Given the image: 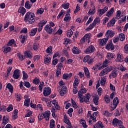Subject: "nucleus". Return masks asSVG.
Listing matches in <instances>:
<instances>
[{"label":"nucleus","mask_w":128,"mask_h":128,"mask_svg":"<svg viewBox=\"0 0 128 128\" xmlns=\"http://www.w3.org/2000/svg\"><path fill=\"white\" fill-rule=\"evenodd\" d=\"M44 30L49 34H50L52 32V26H50V25L46 24L45 26Z\"/></svg>","instance_id":"obj_16"},{"label":"nucleus","mask_w":128,"mask_h":128,"mask_svg":"<svg viewBox=\"0 0 128 128\" xmlns=\"http://www.w3.org/2000/svg\"><path fill=\"white\" fill-rule=\"evenodd\" d=\"M52 52V46L48 47L47 50H46V52H47V54H50Z\"/></svg>","instance_id":"obj_55"},{"label":"nucleus","mask_w":128,"mask_h":128,"mask_svg":"<svg viewBox=\"0 0 128 128\" xmlns=\"http://www.w3.org/2000/svg\"><path fill=\"white\" fill-rule=\"evenodd\" d=\"M20 40L22 44H24V41L26 40V35H20Z\"/></svg>","instance_id":"obj_38"},{"label":"nucleus","mask_w":128,"mask_h":128,"mask_svg":"<svg viewBox=\"0 0 128 128\" xmlns=\"http://www.w3.org/2000/svg\"><path fill=\"white\" fill-rule=\"evenodd\" d=\"M64 122H65V124H70V119L66 114H64Z\"/></svg>","instance_id":"obj_24"},{"label":"nucleus","mask_w":128,"mask_h":128,"mask_svg":"<svg viewBox=\"0 0 128 128\" xmlns=\"http://www.w3.org/2000/svg\"><path fill=\"white\" fill-rule=\"evenodd\" d=\"M55 122H54V120H50V128H56L54 127L55 126Z\"/></svg>","instance_id":"obj_41"},{"label":"nucleus","mask_w":128,"mask_h":128,"mask_svg":"<svg viewBox=\"0 0 128 128\" xmlns=\"http://www.w3.org/2000/svg\"><path fill=\"white\" fill-rule=\"evenodd\" d=\"M111 70H112V67L108 66L100 72V76H104V74H106L110 72Z\"/></svg>","instance_id":"obj_7"},{"label":"nucleus","mask_w":128,"mask_h":128,"mask_svg":"<svg viewBox=\"0 0 128 128\" xmlns=\"http://www.w3.org/2000/svg\"><path fill=\"white\" fill-rule=\"evenodd\" d=\"M104 98L106 104H110V99L108 96L106 95Z\"/></svg>","instance_id":"obj_45"},{"label":"nucleus","mask_w":128,"mask_h":128,"mask_svg":"<svg viewBox=\"0 0 128 128\" xmlns=\"http://www.w3.org/2000/svg\"><path fill=\"white\" fill-rule=\"evenodd\" d=\"M36 108L38 110H40L41 112H42V105L38 104L37 105Z\"/></svg>","instance_id":"obj_49"},{"label":"nucleus","mask_w":128,"mask_h":128,"mask_svg":"<svg viewBox=\"0 0 128 128\" xmlns=\"http://www.w3.org/2000/svg\"><path fill=\"white\" fill-rule=\"evenodd\" d=\"M36 32H38V28H33L31 30V32L30 33V36H34L36 34Z\"/></svg>","instance_id":"obj_40"},{"label":"nucleus","mask_w":128,"mask_h":128,"mask_svg":"<svg viewBox=\"0 0 128 128\" xmlns=\"http://www.w3.org/2000/svg\"><path fill=\"white\" fill-rule=\"evenodd\" d=\"M24 86H26V88H29L30 86V84L28 82L24 81Z\"/></svg>","instance_id":"obj_58"},{"label":"nucleus","mask_w":128,"mask_h":128,"mask_svg":"<svg viewBox=\"0 0 128 128\" xmlns=\"http://www.w3.org/2000/svg\"><path fill=\"white\" fill-rule=\"evenodd\" d=\"M6 88H8L10 92H11V94H12V92H14V87L12 86V84L8 83L6 85Z\"/></svg>","instance_id":"obj_28"},{"label":"nucleus","mask_w":128,"mask_h":128,"mask_svg":"<svg viewBox=\"0 0 128 128\" xmlns=\"http://www.w3.org/2000/svg\"><path fill=\"white\" fill-rule=\"evenodd\" d=\"M114 36V32L112 30H108L106 34V38L108 40L110 38H112Z\"/></svg>","instance_id":"obj_14"},{"label":"nucleus","mask_w":128,"mask_h":128,"mask_svg":"<svg viewBox=\"0 0 128 128\" xmlns=\"http://www.w3.org/2000/svg\"><path fill=\"white\" fill-rule=\"evenodd\" d=\"M120 14H122V12L120 10L117 11L116 18L117 20H120Z\"/></svg>","instance_id":"obj_51"},{"label":"nucleus","mask_w":128,"mask_h":128,"mask_svg":"<svg viewBox=\"0 0 128 128\" xmlns=\"http://www.w3.org/2000/svg\"><path fill=\"white\" fill-rule=\"evenodd\" d=\"M98 115V113L97 112H94L92 113H92L90 112H88V114H87V118L89 119V120H94V122H96V116Z\"/></svg>","instance_id":"obj_9"},{"label":"nucleus","mask_w":128,"mask_h":128,"mask_svg":"<svg viewBox=\"0 0 128 128\" xmlns=\"http://www.w3.org/2000/svg\"><path fill=\"white\" fill-rule=\"evenodd\" d=\"M38 44L34 43L33 46L32 48L34 50H38Z\"/></svg>","instance_id":"obj_53"},{"label":"nucleus","mask_w":128,"mask_h":128,"mask_svg":"<svg viewBox=\"0 0 128 128\" xmlns=\"http://www.w3.org/2000/svg\"><path fill=\"white\" fill-rule=\"evenodd\" d=\"M98 100H100V97L98 95H96L94 96L93 102L96 106L98 104Z\"/></svg>","instance_id":"obj_22"},{"label":"nucleus","mask_w":128,"mask_h":128,"mask_svg":"<svg viewBox=\"0 0 128 128\" xmlns=\"http://www.w3.org/2000/svg\"><path fill=\"white\" fill-rule=\"evenodd\" d=\"M71 102L74 108H78V105L76 104V102L74 101V99H71Z\"/></svg>","instance_id":"obj_54"},{"label":"nucleus","mask_w":128,"mask_h":128,"mask_svg":"<svg viewBox=\"0 0 128 128\" xmlns=\"http://www.w3.org/2000/svg\"><path fill=\"white\" fill-rule=\"evenodd\" d=\"M96 12V7L94 6L91 7V8L89 10V12H88V14H94Z\"/></svg>","instance_id":"obj_33"},{"label":"nucleus","mask_w":128,"mask_h":128,"mask_svg":"<svg viewBox=\"0 0 128 128\" xmlns=\"http://www.w3.org/2000/svg\"><path fill=\"white\" fill-rule=\"evenodd\" d=\"M24 20L26 22H29L30 24H34V14L30 12H28L24 18Z\"/></svg>","instance_id":"obj_2"},{"label":"nucleus","mask_w":128,"mask_h":128,"mask_svg":"<svg viewBox=\"0 0 128 128\" xmlns=\"http://www.w3.org/2000/svg\"><path fill=\"white\" fill-rule=\"evenodd\" d=\"M56 74L57 76H58L60 74H62V69L57 68L56 70Z\"/></svg>","instance_id":"obj_57"},{"label":"nucleus","mask_w":128,"mask_h":128,"mask_svg":"<svg viewBox=\"0 0 128 128\" xmlns=\"http://www.w3.org/2000/svg\"><path fill=\"white\" fill-rule=\"evenodd\" d=\"M106 78L104 77L101 78V84H106Z\"/></svg>","instance_id":"obj_63"},{"label":"nucleus","mask_w":128,"mask_h":128,"mask_svg":"<svg viewBox=\"0 0 128 128\" xmlns=\"http://www.w3.org/2000/svg\"><path fill=\"white\" fill-rule=\"evenodd\" d=\"M44 8H40L37 10L36 14H44Z\"/></svg>","instance_id":"obj_44"},{"label":"nucleus","mask_w":128,"mask_h":128,"mask_svg":"<svg viewBox=\"0 0 128 128\" xmlns=\"http://www.w3.org/2000/svg\"><path fill=\"white\" fill-rule=\"evenodd\" d=\"M106 50H114V46L112 40H109L106 46Z\"/></svg>","instance_id":"obj_12"},{"label":"nucleus","mask_w":128,"mask_h":128,"mask_svg":"<svg viewBox=\"0 0 128 128\" xmlns=\"http://www.w3.org/2000/svg\"><path fill=\"white\" fill-rule=\"evenodd\" d=\"M50 114L49 112L40 113L38 116V120H42L43 118H45L46 120H50Z\"/></svg>","instance_id":"obj_3"},{"label":"nucleus","mask_w":128,"mask_h":128,"mask_svg":"<svg viewBox=\"0 0 128 128\" xmlns=\"http://www.w3.org/2000/svg\"><path fill=\"white\" fill-rule=\"evenodd\" d=\"M17 56L18 58L20 60H21V62L26 58V57L24 56L23 54H22L20 52L17 54Z\"/></svg>","instance_id":"obj_34"},{"label":"nucleus","mask_w":128,"mask_h":128,"mask_svg":"<svg viewBox=\"0 0 128 128\" xmlns=\"http://www.w3.org/2000/svg\"><path fill=\"white\" fill-rule=\"evenodd\" d=\"M74 78L75 80L73 84V86H78L80 84V80H78V78H77L76 76H74Z\"/></svg>","instance_id":"obj_29"},{"label":"nucleus","mask_w":128,"mask_h":128,"mask_svg":"<svg viewBox=\"0 0 128 128\" xmlns=\"http://www.w3.org/2000/svg\"><path fill=\"white\" fill-rule=\"evenodd\" d=\"M70 18H72L70 16V14H68L66 15L64 20L66 22H68L70 20Z\"/></svg>","instance_id":"obj_35"},{"label":"nucleus","mask_w":128,"mask_h":128,"mask_svg":"<svg viewBox=\"0 0 128 128\" xmlns=\"http://www.w3.org/2000/svg\"><path fill=\"white\" fill-rule=\"evenodd\" d=\"M117 62H122L124 61V56L122 55L118 54L117 58L116 59Z\"/></svg>","instance_id":"obj_17"},{"label":"nucleus","mask_w":128,"mask_h":128,"mask_svg":"<svg viewBox=\"0 0 128 128\" xmlns=\"http://www.w3.org/2000/svg\"><path fill=\"white\" fill-rule=\"evenodd\" d=\"M10 122V117L8 116H4L2 120V124H6L8 122Z\"/></svg>","instance_id":"obj_20"},{"label":"nucleus","mask_w":128,"mask_h":128,"mask_svg":"<svg viewBox=\"0 0 128 128\" xmlns=\"http://www.w3.org/2000/svg\"><path fill=\"white\" fill-rule=\"evenodd\" d=\"M32 5L30 4V1H26L25 3V8H28V10H30V8H32Z\"/></svg>","instance_id":"obj_43"},{"label":"nucleus","mask_w":128,"mask_h":128,"mask_svg":"<svg viewBox=\"0 0 128 128\" xmlns=\"http://www.w3.org/2000/svg\"><path fill=\"white\" fill-rule=\"evenodd\" d=\"M104 14H105L102 9H100L98 11V15L99 16H102Z\"/></svg>","instance_id":"obj_56"},{"label":"nucleus","mask_w":128,"mask_h":128,"mask_svg":"<svg viewBox=\"0 0 128 128\" xmlns=\"http://www.w3.org/2000/svg\"><path fill=\"white\" fill-rule=\"evenodd\" d=\"M6 110V106H3L0 107V112H4Z\"/></svg>","instance_id":"obj_60"},{"label":"nucleus","mask_w":128,"mask_h":128,"mask_svg":"<svg viewBox=\"0 0 128 128\" xmlns=\"http://www.w3.org/2000/svg\"><path fill=\"white\" fill-rule=\"evenodd\" d=\"M14 44V40L12 39V40H9V42L6 44V45L8 46H12V44Z\"/></svg>","instance_id":"obj_48"},{"label":"nucleus","mask_w":128,"mask_h":128,"mask_svg":"<svg viewBox=\"0 0 128 128\" xmlns=\"http://www.w3.org/2000/svg\"><path fill=\"white\" fill-rule=\"evenodd\" d=\"M96 128H104V124L102 122L100 121H98L96 124Z\"/></svg>","instance_id":"obj_36"},{"label":"nucleus","mask_w":128,"mask_h":128,"mask_svg":"<svg viewBox=\"0 0 128 128\" xmlns=\"http://www.w3.org/2000/svg\"><path fill=\"white\" fill-rule=\"evenodd\" d=\"M119 102L120 101L118 100V98L116 97L113 100L112 105L110 109L111 112L114 110L116 109V106H118Z\"/></svg>","instance_id":"obj_8"},{"label":"nucleus","mask_w":128,"mask_h":128,"mask_svg":"<svg viewBox=\"0 0 128 128\" xmlns=\"http://www.w3.org/2000/svg\"><path fill=\"white\" fill-rule=\"evenodd\" d=\"M47 22L48 21H46V20H42L40 22V23L38 24V26L40 28H42V26H44L46 24Z\"/></svg>","instance_id":"obj_31"},{"label":"nucleus","mask_w":128,"mask_h":128,"mask_svg":"<svg viewBox=\"0 0 128 128\" xmlns=\"http://www.w3.org/2000/svg\"><path fill=\"white\" fill-rule=\"evenodd\" d=\"M84 62H88V64H92L94 62V58H92L90 55L85 56L83 59Z\"/></svg>","instance_id":"obj_5"},{"label":"nucleus","mask_w":128,"mask_h":128,"mask_svg":"<svg viewBox=\"0 0 128 128\" xmlns=\"http://www.w3.org/2000/svg\"><path fill=\"white\" fill-rule=\"evenodd\" d=\"M12 118L13 120H16V118H18V112H13Z\"/></svg>","instance_id":"obj_62"},{"label":"nucleus","mask_w":128,"mask_h":128,"mask_svg":"<svg viewBox=\"0 0 128 128\" xmlns=\"http://www.w3.org/2000/svg\"><path fill=\"white\" fill-rule=\"evenodd\" d=\"M12 110H14V107L12 106V104L9 105L8 108H6V110L7 112H12Z\"/></svg>","instance_id":"obj_50"},{"label":"nucleus","mask_w":128,"mask_h":128,"mask_svg":"<svg viewBox=\"0 0 128 128\" xmlns=\"http://www.w3.org/2000/svg\"><path fill=\"white\" fill-rule=\"evenodd\" d=\"M15 96L16 98L17 102H20V100H22V95L20 94H16Z\"/></svg>","instance_id":"obj_42"},{"label":"nucleus","mask_w":128,"mask_h":128,"mask_svg":"<svg viewBox=\"0 0 128 128\" xmlns=\"http://www.w3.org/2000/svg\"><path fill=\"white\" fill-rule=\"evenodd\" d=\"M51 92L52 90H50V87H45L44 88L43 94L44 96H50Z\"/></svg>","instance_id":"obj_10"},{"label":"nucleus","mask_w":128,"mask_h":128,"mask_svg":"<svg viewBox=\"0 0 128 128\" xmlns=\"http://www.w3.org/2000/svg\"><path fill=\"white\" fill-rule=\"evenodd\" d=\"M94 50H96L94 48V46L92 45H91L88 46V48L84 51V52L86 54H92L94 52Z\"/></svg>","instance_id":"obj_13"},{"label":"nucleus","mask_w":128,"mask_h":128,"mask_svg":"<svg viewBox=\"0 0 128 128\" xmlns=\"http://www.w3.org/2000/svg\"><path fill=\"white\" fill-rule=\"evenodd\" d=\"M40 83V79H38V78H35L33 80V84H38Z\"/></svg>","instance_id":"obj_59"},{"label":"nucleus","mask_w":128,"mask_h":128,"mask_svg":"<svg viewBox=\"0 0 128 128\" xmlns=\"http://www.w3.org/2000/svg\"><path fill=\"white\" fill-rule=\"evenodd\" d=\"M124 52L126 54H128V44H126L124 47Z\"/></svg>","instance_id":"obj_64"},{"label":"nucleus","mask_w":128,"mask_h":128,"mask_svg":"<svg viewBox=\"0 0 128 128\" xmlns=\"http://www.w3.org/2000/svg\"><path fill=\"white\" fill-rule=\"evenodd\" d=\"M74 32H72V30H68L66 34L68 38H71Z\"/></svg>","instance_id":"obj_46"},{"label":"nucleus","mask_w":128,"mask_h":128,"mask_svg":"<svg viewBox=\"0 0 128 128\" xmlns=\"http://www.w3.org/2000/svg\"><path fill=\"white\" fill-rule=\"evenodd\" d=\"M84 72H85V74L86 76L88 78H90V71L88 70V69L86 67L84 68Z\"/></svg>","instance_id":"obj_25"},{"label":"nucleus","mask_w":128,"mask_h":128,"mask_svg":"<svg viewBox=\"0 0 128 128\" xmlns=\"http://www.w3.org/2000/svg\"><path fill=\"white\" fill-rule=\"evenodd\" d=\"M117 76H118V73L116 72V71L114 70L110 74L109 78H110V76H112V78H116Z\"/></svg>","instance_id":"obj_39"},{"label":"nucleus","mask_w":128,"mask_h":128,"mask_svg":"<svg viewBox=\"0 0 128 128\" xmlns=\"http://www.w3.org/2000/svg\"><path fill=\"white\" fill-rule=\"evenodd\" d=\"M100 18L96 17L94 19V22L92 23V24H90V26H89L88 28V30H92V28H94V26H96V24H97L100 23Z\"/></svg>","instance_id":"obj_6"},{"label":"nucleus","mask_w":128,"mask_h":128,"mask_svg":"<svg viewBox=\"0 0 128 128\" xmlns=\"http://www.w3.org/2000/svg\"><path fill=\"white\" fill-rule=\"evenodd\" d=\"M65 42L64 43V44H72V40L68 38L64 39Z\"/></svg>","instance_id":"obj_61"},{"label":"nucleus","mask_w":128,"mask_h":128,"mask_svg":"<svg viewBox=\"0 0 128 128\" xmlns=\"http://www.w3.org/2000/svg\"><path fill=\"white\" fill-rule=\"evenodd\" d=\"M90 34H86L85 36L80 40V42L83 44L86 42L88 44L90 42Z\"/></svg>","instance_id":"obj_4"},{"label":"nucleus","mask_w":128,"mask_h":128,"mask_svg":"<svg viewBox=\"0 0 128 128\" xmlns=\"http://www.w3.org/2000/svg\"><path fill=\"white\" fill-rule=\"evenodd\" d=\"M114 56H115L112 53H108L107 55L108 60H112L114 58Z\"/></svg>","instance_id":"obj_37"},{"label":"nucleus","mask_w":128,"mask_h":128,"mask_svg":"<svg viewBox=\"0 0 128 128\" xmlns=\"http://www.w3.org/2000/svg\"><path fill=\"white\" fill-rule=\"evenodd\" d=\"M4 54H8L10 52V47H9L8 45H5L4 47Z\"/></svg>","instance_id":"obj_23"},{"label":"nucleus","mask_w":128,"mask_h":128,"mask_svg":"<svg viewBox=\"0 0 128 128\" xmlns=\"http://www.w3.org/2000/svg\"><path fill=\"white\" fill-rule=\"evenodd\" d=\"M86 92V90L84 88H82L78 92V96L80 100V102H90V94L87 93L82 97V94Z\"/></svg>","instance_id":"obj_1"},{"label":"nucleus","mask_w":128,"mask_h":128,"mask_svg":"<svg viewBox=\"0 0 128 128\" xmlns=\"http://www.w3.org/2000/svg\"><path fill=\"white\" fill-rule=\"evenodd\" d=\"M80 124H82V126H83V128H88V125H86V120H80Z\"/></svg>","instance_id":"obj_32"},{"label":"nucleus","mask_w":128,"mask_h":128,"mask_svg":"<svg viewBox=\"0 0 128 128\" xmlns=\"http://www.w3.org/2000/svg\"><path fill=\"white\" fill-rule=\"evenodd\" d=\"M114 8H112L110 11L108 12L106 16L108 18L112 16V14H114Z\"/></svg>","instance_id":"obj_27"},{"label":"nucleus","mask_w":128,"mask_h":128,"mask_svg":"<svg viewBox=\"0 0 128 128\" xmlns=\"http://www.w3.org/2000/svg\"><path fill=\"white\" fill-rule=\"evenodd\" d=\"M119 38L121 42H123V40H124V39L126 38V37L124 36V34H119Z\"/></svg>","instance_id":"obj_47"},{"label":"nucleus","mask_w":128,"mask_h":128,"mask_svg":"<svg viewBox=\"0 0 128 128\" xmlns=\"http://www.w3.org/2000/svg\"><path fill=\"white\" fill-rule=\"evenodd\" d=\"M112 124L114 126H122V122L116 118L112 120Z\"/></svg>","instance_id":"obj_11"},{"label":"nucleus","mask_w":128,"mask_h":128,"mask_svg":"<svg viewBox=\"0 0 128 128\" xmlns=\"http://www.w3.org/2000/svg\"><path fill=\"white\" fill-rule=\"evenodd\" d=\"M108 38H104L103 39H101L99 40V42L101 46H105L106 44V42H108Z\"/></svg>","instance_id":"obj_19"},{"label":"nucleus","mask_w":128,"mask_h":128,"mask_svg":"<svg viewBox=\"0 0 128 128\" xmlns=\"http://www.w3.org/2000/svg\"><path fill=\"white\" fill-rule=\"evenodd\" d=\"M20 70H18V69L16 70L14 72L13 78H14L15 80H18L20 76Z\"/></svg>","instance_id":"obj_15"},{"label":"nucleus","mask_w":128,"mask_h":128,"mask_svg":"<svg viewBox=\"0 0 128 128\" xmlns=\"http://www.w3.org/2000/svg\"><path fill=\"white\" fill-rule=\"evenodd\" d=\"M72 52L73 54H80L81 51L80 49H78V47H74L72 50Z\"/></svg>","instance_id":"obj_21"},{"label":"nucleus","mask_w":128,"mask_h":128,"mask_svg":"<svg viewBox=\"0 0 128 128\" xmlns=\"http://www.w3.org/2000/svg\"><path fill=\"white\" fill-rule=\"evenodd\" d=\"M116 24V21L114 20V18H112L110 22L108 23L107 26H112L114 24Z\"/></svg>","instance_id":"obj_30"},{"label":"nucleus","mask_w":128,"mask_h":128,"mask_svg":"<svg viewBox=\"0 0 128 128\" xmlns=\"http://www.w3.org/2000/svg\"><path fill=\"white\" fill-rule=\"evenodd\" d=\"M23 74V80H26L28 78V74L26 73V72L23 71L22 72Z\"/></svg>","instance_id":"obj_52"},{"label":"nucleus","mask_w":128,"mask_h":128,"mask_svg":"<svg viewBox=\"0 0 128 128\" xmlns=\"http://www.w3.org/2000/svg\"><path fill=\"white\" fill-rule=\"evenodd\" d=\"M50 60H52V58L48 56V55L45 56L44 58V64H48L50 63Z\"/></svg>","instance_id":"obj_18"},{"label":"nucleus","mask_w":128,"mask_h":128,"mask_svg":"<svg viewBox=\"0 0 128 128\" xmlns=\"http://www.w3.org/2000/svg\"><path fill=\"white\" fill-rule=\"evenodd\" d=\"M26 8L24 7H20L18 10V12L19 14H22V16H24V14H26Z\"/></svg>","instance_id":"obj_26"}]
</instances>
